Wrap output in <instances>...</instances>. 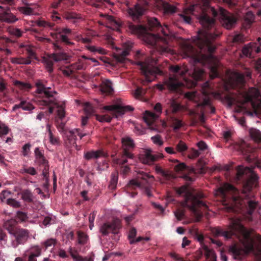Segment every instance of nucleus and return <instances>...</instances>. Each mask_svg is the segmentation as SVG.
I'll return each mask as SVG.
<instances>
[{"mask_svg":"<svg viewBox=\"0 0 261 261\" xmlns=\"http://www.w3.org/2000/svg\"><path fill=\"white\" fill-rule=\"evenodd\" d=\"M171 69L174 73L176 74H180L181 76H184V75L187 72V70H184L181 69V67L178 65L172 66L171 67Z\"/></svg>","mask_w":261,"mask_h":261,"instance_id":"54","label":"nucleus"},{"mask_svg":"<svg viewBox=\"0 0 261 261\" xmlns=\"http://www.w3.org/2000/svg\"><path fill=\"white\" fill-rule=\"evenodd\" d=\"M69 252L72 258L75 261H79V259L81 258V256L79 255L77 252L75 250H73L71 247L69 249Z\"/></svg>","mask_w":261,"mask_h":261,"instance_id":"62","label":"nucleus"},{"mask_svg":"<svg viewBox=\"0 0 261 261\" xmlns=\"http://www.w3.org/2000/svg\"><path fill=\"white\" fill-rule=\"evenodd\" d=\"M163 7L165 12L167 14H172L176 11V8L175 6L168 3L163 2Z\"/></svg>","mask_w":261,"mask_h":261,"instance_id":"46","label":"nucleus"},{"mask_svg":"<svg viewBox=\"0 0 261 261\" xmlns=\"http://www.w3.org/2000/svg\"><path fill=\"white\" fill-rule=\"evenodd\" d=\"M50 58L53 59L55 61L58 62L61 60H65L67 59V55L66 54L60 52L58 53L53 54Z\"/></svg>","mask_w":261,"mask_h":261,"instance_id":"49","label":"nucleus"},{"mask_svg":"<svg viewBox=\"0 0 261 261\" xmlns=\"http://www.w3.org/2000/svg\"><path fill=\"white\" fill-rule=\"evenodd\" d=\"M155 170L158 174L162 176L160 180L162 183L166 184L167 181L175 178V176L173 173L168 170H164L161 167L156 166Z\"/></svg>","mask_w":261,"mask_h":261,"instance_id":"22","label":"nucleus"},{"mask_svg":"<svg viewBox=\"0 0 261 261\" xmlns=\"http://www.w3.org/2000/svg\"><path fill=\"white\" fill-rule=\"evenodd\" d=\"M35 163L40 167L43 168L42 175L44 177L46 178L49 173V165L48 161L45 158L35 160Z\"/></svg>","mask_w":261,"mask_h":261,"instance_id":"25","label":"nucleus"},{"mask_svg":"<svg viewBox=\"0 0 261 261\" xmlns=\"http://www.w3.org/2000/svg\"><path fill=\"white\" fill-rule=\"evenodd\" d=\"M35 160L45 158L44 150H40L39 147H36L34 150Z\"/></svg>","mask_w":261,"mask_h":261,"instance_id":"59","label":"nucleus"},{"mask_svg":"<svg viewBox=\"0 0 261 261\" xmlns=\"http://www.w3.org/2000/svg\"><path fill=\"white\" fill-rule=\"evenodd\" d=\"M169 108L168 111L171 112L172 114H175L183 108L179 103L174 99H170L168 102Z\"/></svg>","mask_w":261,"mask_h":261,"instance_id":"29","label":"nucleus"},{"mask_svg":"<svg viewBox=\"0 0 261 261\" xmlns=\"http://www.w3.org/2000/svg\"><path fill=\"white\" fill-rule=\"evenodd\" d=\"M14 85L17 88L23 91H29L32 88V86L30 83L17 80L14 82Z\"/></svg>","mask_w":261,"mask_h":261,"instance_id":"36","label":"nucleus"},{"mask_svg":"<svg viewBox=\"0 0 261 261\" xmlns=\"http://www.w3.org/2000/svg\"><path fill=\"white\" fill-rule=\"evenodd\" d=\"M63 74L67 77H75V74L70 66L62 70Z\"/></svg>","mask_w":261,"mask_h":261,"instance_id":"57","label":"nucleus"},{"mask_svg":"<svg viewBox=\"0 0 261 261\" xmlns=\"http://www.w3.org/2000/svg\"><path fill=\"white\" fill-rule=\"evenodd\" d=\"M43 62L45 66L46 69L47 70V71L51 73L53 72L54 68V62L53 61L49 58H43Z\"/></svg>","mask_w":261,"mask_h":261,"instance_id":"50","label":"nucleus"},{"mask_svg":"<svg viewBox=\"0 0 261 261\" xmlns=\"http://www.w3.org/2000/svg\"><path fill=\"white\" fill-rule=\"evenodd\" d=\"M18 18L11 12L10 8L6 6L5 11L0 12V21L9 24L15 23Z\"/></svg>","mask_w":261,"mask_h":261,"instance_id":"20","label":"nucleus"},{"mask_svg":"<svg viewBox=\"0 0 261 261\" xmlns=\"http://www.w3.org/2000/svg\"><path fill=\"white\" fill-rule=\"evenodd\" d=\"M158 59L153 57H148L144 61H138L136 64L140 67L141 73L147 82H151L156 75H162L163 71L156 66Z\"/></svg>","mask_w":261,"mask_h":261,"instance_id":"6","label":"nucleus"},{"mask_svg":"<svg viewBox=\"0 0 261 261\" xmlns=\"http://www.w3.org/2000/svg\"><path fill=\"white\" fill-rule=\"evenodd\" d=\"M147 8L140 4H136L132 7H129L127 12L129 17L134 21L140 22L141 17L145 15Z\"/></svg>","mask_w":261,"mask_h":261,"instance_id":"15","label":"nucleus"},{"mask_svg":"<svg viewBox=\"0 0 261 261\" xmlns=\"http://www.w3.org/2000/svg\"><path fill=\"white\" fill-rule=\"evenodd\" d=\"M243 99L240 102L242 108H245L246 103H249L252 108L255 110L258 107L253 100L261 101V97L259 90L254 87H250L248 90H244L241 93Z\"/></svg>","mask_w":261,"mask_h":261,"instance_id":"8","label":"nucleus"},{"mask_svg":"<svg viewBox=\"0 0 261 261\" xmlns=\"http://www.w3.org/2000/svg\"><path fill=\"white\" fill-rule=\"evenodd\" d=\"M251 137L255 141L261 142V132L257 129L252 128L249 131Z\"/></svg>","mask_w":261,"mask_h":261,"instance_id":"40","label":"nucleus"},{"mask_svg":"<svg viewBox=\"0 0 261 261\" xmlns=\"http://www.w3.org/2000/svg\"><path fill=\"white\" fill-rule=\"evenodd\" d=\"M121 227V221L119 219H114L111 223H103L100 226L99 231L104 236H108L110 232L117 234Z\"/></svg>","mask_w":261,"mask_h":261,"instance_id":"14","label":"nucleus"},{"mask_svg":"<svg viewBox=\"0 0 261 261\" xmlns=\"http://www.w3.org/2000/svg\"><path fill=\"white\" fill-rule=\"evenodd\" d=\"M153 176L143 171H140L138 173L137 178L130 180L126 186L125 191L130 197H135L137 195V192L135 191L136 189L144 188L145 194L148 197H151L152 194L151 191L147 187V184L148 183V180L150 179L153 180Z\"/></svg>","mask_w":261,"mask_h":261,"instance_id":"5","label":"nucleus"},{"mask_svg":"<svg viewBox=\"0 0 261 261\" xmlns=\"http://www.w3.org/2000/svg\"><path fill=\"white\" fill-rule=\"evenodd\" d=\"M219 191L224 198H227L229 194L231 195L233 201L236 202L240 198L237 195L239 193L238 190L233 186L229 184H226L223 187L220 188Z\"/></svg>","mask_w":261,"mask_h":261,"instance_id":"18","label":"nucleus"},{"mask_svg":"<svg viewBox=\"0 0 261 261\" xmlns=\"http://www.w3.org/2000/svg\"><path fill=\"white\" fill-rule=\"evenodd\" d=\"M251 77V72L250 69H246L243 73L234 72L232 78L234 82L241 87L244 86L247 81Z\"/></svg>","mask_w":261,"mask_h":261,"instance_id":"17","label":"nucleus"},{"mask_svg":"<svg viewBox=\"0 0 261 261\" xmlns=\"http://www.w3.org/2000/svg\"><path fill=\"white\" fill-rule=\"evenodd\" d=\"M29 217L27 213L18 211L16 212V219L20 223L25 222L28 221Z\"/></svg>","mask_w":261,"mask_h":261,"instance_id":"47","label":"nucleus"},{"mask_svg":"<svg viewBox=\"0 0 261 261\" xmlns=\"http://www.w3.org/2000/svg\"><path fill=\"white\" fill-rule=\"evenodd\" d=\"M159 114L146 111H145L143 118L144 122L148 126H151L153 124L154 121L159 118Z\"/></svg>","mask_w":261,"mask_h":261,"instance_id":"27","label":"nucleus"},{"mask_svg":"<svg viewBox=\"0 0 261 261\" xmlns=\"http://www.w3.org/2000/svg\"><path fill=\"white\" fill-rule=\"evenodd\" d=\"M122 143L123 147L122 155L121 158L119 159L117 163L124 165L127 162V159H133L134 157L130 150L135 146L134 141L130 138L127 137L122 139Z\"/></svg>","mask_w":261,"mask_h":261,"instance_id":"10","label":"nucleus"},{"mask_svg":"<svg viewBox=\"0 0 261 261\" xmlns=\"http://www.w3.org/2000/svg\"><path fill=\"white\" fill-rule=\"evenodd\" d=\"M57 124L56 127L58 130V131L61 133V134L63 136L65 133H67L69 130L65 127V123L61 122H58V120H56Z\"/></svg>","mask_w":261,"mask_h":261,"instance_id":"52","label":"nucleus"},{"mask_svg":"<svg viewBox=\"0 0 261 261\" xmlns=\"http://www.w3.org/2000/svg\"><path fill=\"white\" fill-rule=\"evenodd\" d=\"M173 128L174 130L179 129L184 125V123L181 120H179L176 117H171Z\"/></svg>","mask_w":261,"mask_h":261,"instance_id":"44","label":"nucleus"},{"mask_svg":"<svg viewBox=\"0 0 261 261\" xmlns=\"http://www.w3.org/2000/svg\"><path fill=\"white\" fill-rule=\"evenodd\" d=\"M30 254H33L36 257H38L41 254V249L38 246L32 247L30 249Z\"/></svg>","mask_w":261,"mask_h":261,"instance_id":"64","label":"nucleus"},{"mask_svg":"<svg viewBox=\"0 0 261 261\" xmlns=\"http://www.w3.org/2000/svg\"><path fill=\"white\" fill-rule=\"evenodd\" d=\"M172 162L171 168L176 172H179L185 170H188V167L184 163L180 162L177 159L170 160Z\"/></svg>","mask_w":261,"mask_h":261,"instance_id":"26","label":"nucleus"},{"mask_svg":"<svg viewBox=\"0 0 261 261\" xmlns=\"http://www.w3.org/2000/svg\"><path fill=\"white\" fill-rule=\"evenodd\" d=\"M118 178V173L117 172H114L111 174V179L110 184L109 185L110 188L112 190H114L116 188L117 184Z\"/></svg>","mask_w":261,"mask_h":261,"instance_id":"48","label":"nucleus"},{"mask_svg":"<svg viewBox=\"0 0 261 261\" xmlns=\"http://www.w3.org/2000/svg\"><path fill=\"white\" fill-rule=\"evenodd\" d=\"M246 172H249L251 174V179L253 180H255L257 178L256 176L253 175L252 169L248 167L244 168L243 167H238L237 168V175L238 177H241L245 174Z\"/></svg>","mask_w":261,"mask_h":261,"instance_id":"35","label":"nucleus"},{"mask_svg":"<svg viewBox=\"0 0 261 261\" xmlns=\"http://www.w3.org/2000/svg\"><path fill=\"white\" fill-rule=\"evenodd\" d=\"M77 132V129L69 130L67 133H65L62 136L66 146L68 148H71L75 146L77 147L76 143V133Z\"/></svg>","mask_w":261,"mask_h":261,"instance_id":"19","label":"nucleus"},{"mask_svg":"<svg viewBox=\"0 0 261 261\" xmlns=\"http://www.w3.org/2000/svg\"><path fill=\"white\" fill-rule=\"evenodd\" d=\"M242 153L244 154H247L251 152L252 148L250 146L246 144L245 143L240 147Z\"/></svg>","mask_w":261,"mask_h":261,"instance_id":"63","label":"nucleus"},{"mask_svg":"<svg viewBox=\"0 0 261 261\" xmlns=\"http://www.w3.org/2000/svg\"><path fill=\"white\" fill-rule=\"evenodd\" d=\"M21 199L25 202L33 203L34 201V195L32 192L29 189L23 190L20 192Z\"/></svg>","mask_w":261,"mask_h":261,"instance_id":"31","label":"nucleus"},{"mask_svg":"<svg viewBox=\"0 0 261 261\" xmlns=\"http://www.w3.org/2000/svg\"><path fill=\"white\" fill-rule=\"evenodd\" d=\"M46 130L48 134L49 142L54 145H59L60 144V138L58 136H56L55 133L56 130L51 128L50 124H46Z\"/></svg>","mask_w":261,"mask_h":261,"instance_id":"24","label":"nucleus"},{"mask_svg":"<svg viewBox=\"0 0 261 261\" xmlns=\"http://www.w3.org/2000/svg\"><path fill=\"white\" fill-rule=\"evenodd\" d=\"M11 62L13 64L28 65L31 63L30 59L24 58H12L11 59Z\"/></svg>","mask_w":261,"mask_h":261,"instance_id":"41","label":"nucleus"},{"mask_svg":"<svg viewBox=\"0 0 261 261\" xmlns=\"http://www.w3.org/2000/svg\"><path fill=\"white\" fill-rule=\"evenodd\" d=\"M16 222L15 220L10 219L4 223V228L8 230L9 233L11 234H13L16 230V228L18 227H16Z\"/></svg>","mask_w":261,"mask_h":261,"instance_id":"32","label":"nucleus"},{"mask_svg":"<svg viewBox=\"0 0 261 261\" xmlns=\"http://www.w3.org/2000/svg\"><path fill=\"white\" fill-rule=\"evenodd\" d=\"M85 112L86 116L82 117V125L83 126H84L87 124L89 117L93 113V110L90 107H87L85 109Z\"/></svg>","mask_w":261,"mask_h":261,"instance_id":"45","label":"nucleus"},{"mask_svg":"<svg viewBox=\"0 0 261 261\" xmlns=\"http://www.w3.org/2000/svg\"><path fill=\"white\" fill-rule=\"evenodd\" d=\"M248 213L251 215L254 210L256 208L258 203L257 202L250 200L248 201Z\"/></svg>","mask_w":261,"mask_h":261,"instance_id":"53","label":"nucleus"},{"mask_svg":"<svg viewBox=\"0 0 261 261\" xmlns=\"http://www.w3.org/2000/svg\"><path fill=\"white\" fill-rule=\"evenodd\" d=\"M15 240L11 242V246L16 248L19 245H24L30 238V231L23 228H16L15 232L12 234Z\"/></svg>","mask_w":261,"mask_h":261,"instance_id":"12","label":"nucleus"},{"mask_svg":"<svg viewBox=\"0 0 261 261\" xmlns=\"http://www.w3.org/2000/svg\"><path fill=\"white\" fill-rule=\"evenodd\" d=\"M8 237L6 233L0 227V243L2 245H6L7 243Z\"/></svg>","mask_w":261,"mask_h":261,"instance_id":"60","label":"nucleus"},{"mask_svg":"<svg viewBox=\"0 0 261 261\" xmlns=\"http://www.w3.org/2000/svg\"><path fill=\"white\" fill-rule=\"evenodd\" d=\"M36 24L39 27H42L46 29H49L55 31L56 33H51V36L54 38H57L58 35L63 34H70L71 33V30L68 28L61 29L57 27H55V24L53 22L48 21H45L43 19L36 20Z\"/></svg>","mask_w":261,"mask_h":261,"instance_id":"11","label":"nucleus"},{"mask_svg":"<svg viewBox=\"0 0 261 261\" xmlns=\"http://www.w3.org/2000/svg\"><path fill=\"white\" fill-rule=\"evenodd\" d=\"M112 85V82L109 80L103 81L100 85V91L103 93L111 94L113 91Z\"/></svg>","mask_w":261,"mask_h":261,"instance_id":"33","label":"nucleus"},{"mask_svg":"<svg viewBox=\"0 0 261 261\" xmlns=\"http://www.w3.org/2000/svg\"><path fill=\"white\" fill-rule=\"evenodd\" d=\"M18 9L20 12L28 15H32L34 12L33 9L28 7H20Z\"/></svg>","mask_w":261,"mask_h":261,"instance_id":"56","label":"nucleus"},{"mask_svg":"<svg viewBox=\"0 0 261 261\" xmlns=\"http://www.w3.org/2000/svg\"><path fill=\"white\" fill-rule=\"evenodd\" d=\"M184 86V84L179 82L176 76H173L165 79L163 84L158 85V87L161 90H163L167 88L170 91L178 92Z\"/></svg>","mask_w":261,"mask_h":261,"instance_id":"13","label":"nucleus"},{"mask_svg":"<svg viewBox=\"0 0 261 261\" xmlns=\"http://www.w3.org/2000/svg\"><path fill=\"white\" fill-rule=\"evenodd\" d=\"M128 54L129 50L128 49H126L122 50L120 54L115 55V58L118 62L123 63Z\"/></svg>","mask_w":261,"mask_h":261,"instance_id":"43","label":"nucleus"},{"mask_svg":"<svg viewBox=\"0 0 261 261\" xmlns=\"http://www.w3.org/2000/svg\"><path fill=\"white\" fill-rule=\"evenodd\" d=\"M128 31L133 34L137 35L153 49L150 52L156 51L161 54H172L169 47V35L170 31L167 25L162 27L159 20L154 17L148 19V26L135 25L131 22L127 23Z\"/></svg>","mask_w":261,"mask_h":261,"instance_id":"2","label":"nucleus"},{"mask_svg":"<svg viewBox=\"0 0 261 261\" xmlns=\"http://www.w3.org/2000/svg\"><path fill=\"white\" fill-rule=\"evenodd\" d=\"M64 18L73 24H76L80 17L75 13H67L64 15Z\"/></svg>","mask_w":261,"mask_h":261,"instance_id":"39","label":"nucleus"},{"mask_svg":"<svg viewBox=\"0 0 261 261\" xmlns=\"http://www.w3.org/2000/svg\"><path fill=\"white\" fill-rule=\"evenodd\" d=\"M190 15L197 17L205 30L199 32L194 41L198 49H196L189 42H186L182 45L183 51L186 56L193 58L195 62L208 65L210 68V76L211 79H214L219 76L217 58L213 55L216 48L214 41L220 34L214 33L213 31L210 30L214 28L215 18L218 16L221 18L222 25L228 30L234 26L237 19L232 14L223 8L219 7L217 11L210 6L208 0H205L202 7L196 4L186 8L180 16L185 22L190 23Z\"/></svg>","mask_w":261,"mask_h":261,"instance_id":"1","label":"nucleus"},{"mask_svg":"<svg viewBox=\"0 0 261 261\" xmlns=\"http://www.w3.org/2000/svg\"><path fill=\"white\" fill-rule=\"evenodd\" d=\"M36 93L38 94L41 98L38 101V105L42 106L48 107V112L52 114L54 112L55 108H57V117L61 120L65 117V104L64 102L59 105L55 95L57 93L56 91L51 90V88L45 86L42 82L38 81L36 83Z\"/></svg>","mask_w":261,"mask_h":261,"instance_id":"4","label":"nucleus"},{"mask_svg":"<svg viewBox=\"0 0 261 261\" xmlns=\"http://www.w3.org/2000/svg\"><path fill=\"white\" fill-rule=\"evenodd\" d=\"M213 234L216 236H224L226 239H230L232 237L237 238L242 242L244 248L234 244L229 247V250L231 252L236 259L243 254H248L253 250V244L252 241L249 240V234L243 225L236 221H232L227 230H223L218 228H215L212 230Z\"/></svg>","mask_w":261,"mask_h":261,"instance_id":"3","label":"nucleus"},{"mask_svg":"<svg viewBox=\"0 0 261 261\" xmlns=\"http://www.w3.org/2000/svg\"><path fill=\"white\" fill-rule=\"evenodd\" d=\"M190 232L194 235L196 239L200 243H201L204 239L203 236L202 234H200L198 232V230L197 228L193 227L190 229Z\"/></svg>","mask_w":261,"mask_h":261,"instance_id":"51","label":"nucleus"},{"mask_svg":"<svg viewBox=\"0 0 261 261\" xmlns=\"http://www.w3.org/2000/svg\"><path fill=\"white\" fill-rule=\"evenodd\" d=\"M77 234L78 244L82 245L86 244L88 240V236L81 231H78L77 232Z\"/></svg>","mask_w":261,"mask_h":261,"instance_id":"42","label":"nucleus"},{"mask_svg":"<svg viewBox=\"0 0 261 261\" xmlns=\"http://www.w3.org/2000/svg\"><path fill=\"white\" fill-rule=\"evenodd\" d=\"M7 203L15 208H18L21 206V204L19 201L12 198H8L7 200Z\"/></svg>","mask_w":261,"mask_h":261,"instance_id":"61","label":"nucleus"},{"mask_svg":"<svg viewBox=\"0 0 261 261\" xmlns=\"http://www.w3.org/2000/svg\"><path fill=\"white\" fill-rule=\"evenodd\" d=\"M9 33L12 35L18 38L20 37L23 34V32L20 29L14 27L9 29Z\"/></svg>","mask_w":261,"mask_h":261,"instance_id":"55","label":"nucleus"},{"mask_svg":"<svg viewBox=\"0 0 261 261\" xmlns=\"http://www.w3.org/2000/svg\"><path fill=\"white\" fill-rule=\"evenodd\" d=\"M103 109L107 111H112V116L108 114L104 115H96V119L101 122H110L112 117L118 118L123 115L126 112L133 111V107L130 106H121L118 105L106 106L103 107Z\"/></svg>","mask_w":261,"mask_h":261,"instance_id":"7","label":"nucleus"},{"mask_svg":"<svg viewBox=\"0 0 261 261\" xmlns=\"http://www.w3.org/2000/svg\"><path fill=\"white\" fill-rule=\"evenodd\" d=\"M182 177L187 182V185L183 186L179 188L178 190V193L179 194L187 193L188 191V187L189 185L194 181L193 178L186 174L183 175Z\"/></svg>","mask_w":261,"mask_h":261,"instance_id":"34","label":"nucleus"},{"mask_svg":"<svg viewBox=\"0 0 261 261\" xmlns=\"http://www.w3.org/2000/svg\"><path fill=\"white\" fill-rule=\"evenodd\" d=\"M204 73V72L203 69L195 68L192 73V77L194 81L192 82L191 86L195 87L197 85V82L202 80Z\"/></svg>","mask_w":261,"mask_h":261,"instance_id":"28","label":"nucleus"},{"mask_svg":"<svg viewBox=\"0 0 261 261\" xmlns=\"http://www.w3.org/2000/svg\"><path fill=\"white\" fill-rule=\"evenodd\" d=\"M176 149L178 152H182L187 150L188 147L182 141H180L176 145Z\"/></svg>","mask_w":261,"mask_h":261,"instance_id":"58","label":"nucleus"},{"mask_svg":"<svg viewBox=\"0 0 261 261\" xmlns=\"http://www.w3.org/2000/svg\"><path fill=\"white\" fill-rule=\"evenodd\" d=\"M257 47L256 45L248 44L245 45L242 50V54L247 57H250L252 51L255 50L256 51Z\"/></svg>","mask_w":261,"mask_h":261,"instance_id":"37","label":"nucleus"},{"mask_svg":"<svg viewBox=\"0 0 261 261\" xmlns=\"http://www.w3.org/2000/svg\"><path fill=\"white\" fill-rule=\"evenodd\" d=\"M163 155L162 154H153L151 151L147 150L144 154H142L139 156L140 161L144 164L151 165L159 159L162 158Z\"/></svg>","mask_w":261,"mask_h":261,"instance_id":"21","label":"nucleus"},{"mask_svg":"<svg viewBox=\"0 0 261 261\" xmlns=\"http://www.w3.org/2000/svg\"><path fill=\"white\" fill-rule=\"evenodd\" d=\"M20 173L24 174H28L32 176H35L37 174L36 169L31 166H24L20 170Z\"/></svg>","mask_w":261,"mask_h":261,"instance_id":"38","label":"nucleus"},{"mask_svg":"<svg viewBox=\"0 0 261 261\" xmlns=\"http://www.w3.org/2000/svg\"><path fill=\"white\" fill-rule=\"evenodd\" d=\"M106 19L108 20L107 27L115 30H119L120 27V23L115 18L111 15H107Z\"/></svg>","mask_w":261,"mask_h":261,"instance_id":"30","label":"nucleus"},{"mask_svg":"<svg viewBox=\"0 0 261 261\" xmlns=\"http://www.w3.org/2000/svg\"><path fill=\"white\" fill-rule=\"evenodd\" d=\"M185 96L187 99L196 103L197 106L201 107L208 106L210 109V113L212 114L215 113V108L211 105V100L209 98H205L202 102H198V97L196 92H188L185 93Z\"/></svg>","mask_w":261,"mask_h":261,"instance_id":"16","label":"nucleus"},{"mask_svg":"<svg viewBox=\"0 0 261 261\" xmlns=\"http://www.w3.org/2000/svg\"><path fill=\"white\" fill-rule=\"evenodd\" d=\"M205 197L201 192H197L191 199V204L188 205L189 208L196 215L201 216L202 213L200 210L206 211L208 210V206L205 202L201 200Z\"/></svg>","mask_w":261,"mask_h":261,"instance_id":"9","label":"nucleus"},{"mask_svg":"<svg viewBox=\"0 0 261 261\" xmlns=\"http://www.w3.org/2000/svg\"><path fill=\"white\" fill-rule=\"evenodd\" d=\"M107 154L105 153L101 150H97L95 151L92 150L84 152V158L87 160L97 159L100 156L107 157Z\"/></svg>","mask_w":261,"mask_h":261,"instance_id":"23","label":"nucleus"}]
</instances>
